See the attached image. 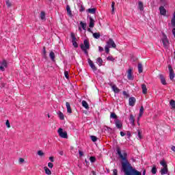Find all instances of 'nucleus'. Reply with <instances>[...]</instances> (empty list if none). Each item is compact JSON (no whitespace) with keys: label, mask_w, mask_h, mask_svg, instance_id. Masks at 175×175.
I'll return each mask as SVG.
<instances>
[{"label":"nucleus","mask_w":175,"mask_h":175,"mask_svg":"<svg viewBox=\"0 0 175 175\" xmlns=\"http://www.w3.org/2000/svg\"><path fill=\"white\" fill-rule=\"evenodd\" d=\"M138 72L139 73H143V65L142 63L138 64Z\"/></svg>","instance_id":"bb28decb"},{"label":"nucleus","mask_w":175,"mask_h":175,"mask_svg":"<svg viewBox=\"0 0 175 175\" xmlns=\"http://www.w3.org/2000/svg\"><path fill=\"white\" fill-rule=\"evenodd\" d=\"M57 114L59 120H65V116H64V113L61 111H57Z\"/></svg>","instance_id":"f3484780"},{"label":"nucleus","mask_w":175,"mask_h":175,"mask_svg":"<svg viewBox=\"0 0 175 175\" xmlns=\"http://www.w3.org/2000/svg\"><path fill=\"white\" fill-rule=\"evenodd\" d=\"M43 54H44V57H46V46L43 47Z\"/></svg>","instance_id":"bf43d9fd"},{"label":"nucleus","mask_w":175,"mask_h":175,"mask_svg":"<svg viewBox=\"0 0 175 175\" xmlns=\"http://www.w3.org/2000/svg\"><path fill=\"white\" fill-rule=\"evenodd\" d=\"M109 85L111 87V89L115 94H118L120 92V90L117 88V85H113V83H109Z\"/></svg>","instance_id":"9b49d317"},{"label":"nucleus","mask_w":175,"mask_h":175,"mask_svg":"<svg viewBox=\"0 0 175 175\" xmlns=\"http://www.w3.org/2000/svg\"><path fill=\"white\" fill-rule=\"evenodd\" d=\"M5 3H6L8 8H10V6H12V3H10V1L9 0H6Z\"/></svg>","instance_id":"c03bdc74"},{"label":"nucleus","mask_w":175,"mask_h":175,"mask_svg":"<svg viewBox=\"0 0 175 175\" xmlns=\"http://www.w3.org/2000/svg\"><path fill=\"white\" fill-rule=\"evenodd\" d=\"M142 174H143V175H146V170H143Z\"/></svg>","instance_id":"774afa93"},{"label":"nucleus","mask_w":175,"mask_h":175,"mask_svg":"<svg viewBox=\"0 0 175 175\" xmlns=\"http://www.w3.org/2000/svg\"><path fill=\"white\" fill-rule=\"evenodd\" d=\"M159 77L163 85H166L167 83H166V79H165V77H163V75H160Z\"/></svg>","instance_id":"aec40b11"},{"label":"nucleus","mask_w":175,"mask_h":175,"mask_svg":"<svg viewBox=\"0 0 175 175\" xmlns=\"http://www.w3.org/2000/svg\"><path fill=\"white\" fill-rule=\"evenodd\" d=\"M127 79L129 80H133V75H132V68H130L127 71Z\"/></svg>","instance_id":"9d476101"},{"label":"nucleus","mask_w":175,"mask_h":175,"mask_svg":"<svg viewBox=\"0 0 175 175\" xmlns=\"http://www.w3.org/2000/svg\"><path fill=\"white\" fill-rule=\"evenodd\" d=\"M97 64H98L99 66H102L103 64V60L102 59V58L100 57L97 58Z\"/></svg>","instance_id":"f704fd0d"},{"label":"nucleus","mask_w":175,"mask_h":175,"mask_svg":"<svg viewBox=\"0 0 175 175\" xmlns=\"http://www.w3.org/2000/svg\"><path fill=\"white\" fill-rule=\"evenodd\" d=\"M160 165H161V166H163V167H167V164L166 163V161H165V159L160 161Z\"/></svg>","instance_id":"7c9ffc66"},{"label":"nucleus","mask_w":175,"mask_h":175,"mask_svg":"<svg viewBox=\"0 0 175 175\" xmlns=\"http://www.w3.org/2000/svg\"><path fill=\"white\" fill-rule=\"evenodd\" d=\"M116 152L120 158H121L122 161H124V162H122V170L125 175H142V172L133 168L132 165H131V163L128 161L126 159L128 154L126 152H123L122 154V153H121V148L119 146L116 147Z\"/></svg>","instance_id":"f257e3e1"},{"label":"nucleus","mask_w":175,"mask_h":175,"mask_svg":"<svg viewBox=\"0 0 175 175\" xmlns=\"http://www.w3.org/2000/svg\"><path fill=\"white\" fill-rule=\"evenodd\" d=\"M170 106H172V109H175V101L174 100H171L170 102Z\"/></svg>","instance_id":"58836bf2"},{"label":"nucleus","mask_w":175,"mask_h":175,"mask_svg":"<svg viewBox=\"0 0 175 175\" xmlns=\"http://www.w3.org/2000/svg\"><path fill=\"white\" fill-rule=\"evenodd\" d=\"M85 10V8H84V6L81 5L79 12H84Z\"/></svg>","instance_id":"864d4df0"},{"label":"nucleus","mask_w":175,"mask_h":175,"mask_svg":"<svg viewBox=\"0 0 175 175\" xmlns=\"http://www.w3.org/2000/svg\"><path fill=\"white\" fill-rule=\"evenodd\" d=\"M171 150H172V151H174V152H175V146H172L171 148Z\"/></svg>","instance_id":"e2e57ef3"},{"label":"nucleus","mask_w":175,"mask_h":175,"mask_svg":"<svg viewBox=\"0 0 175 175\" xmlns=\"http://www.w3.org/2000/svg\"><path fill=\"white\" fill-rule=\"evenodd\" d=\"M159 10H160V14H161V16H166V9H165V7L160 6Z\"/></svg>","instance_id":"ddd939ff"},{"label":"nucleus","mask_w":175,"mask_h":175,"mask_svg":"<svg viewBox=\"0 0 175 175\" xmlns=\"http://www.w3.org/2000/svg\"><path fill=\"white\" fill-rule=\"evenodd\" d=\"M171 24L172 27L174 28L175 27V12H174L173 17L171 20Z\"/></svg>","instance_id":"cd10ccee"},{"label":"nucleus","mask_w":175,"mask_h":175,"mask_svg":"<svg viewBox=\"0 0 175 175\" xmlns=\"http://www.w3.org/2000/svg\"><path fill=\"white\" fill-rule=\"evenodd\" d=\"M49 161H51V162H54V157H49Z\"/></svg>","instance_id":"680f3d73"},{"label":"nucleus","mask_w":175,"mask_h":175,"mask_svg":"<svg viewBox=\"0 0 175 175\" xmlns=\"http://www.w3.org/2000/svg\"><path fill=\"white\" fill-rule=\"evenodd\" d=\"M66 10H67V14H68L70 17H73V14H72V10H70V6L67 5V6H66Z\"/></svg>","instance_id":"6ab92c4d"},{"label":"nucleus","mask_w":175,"mask_h":175,"mask_svg":"<svg viewBox=\"0 0 175 175\" xmlns=\"http://www.w3.org/2000/svg\"><path fill=\"white\" fill-rule=\"evenodd\" d=\"M109 46H105V53H107V54H109V53H110V49H109Z\"/></svg>","instance_id":"37998d69"},{"label":"nucleus","mask_w":175,"mask_h":175,"mask_svg":"<svg viewBox=\"0 0 175 175\" xmlns=\"http://www.w3.org/2000/svg\"><path fill=\"white\" fill-rule=\"evenodd\" d=\"M49 57L53 62L55 61V53H54L53 51H51L49 53Z\"/></svg>","instance_id":"4be33fe9"},{"label":"nucleus","mask_w":175,"mask_h":175,"mask_svg":"<svg viewBox=\"0 0 175 175\" xmlns=\"http://www.w3.org/2000/svg\"><path fill=\"white\" fill-rule=\"evenodd\" d=\"M79 157H83L84 156V153L83 152V151L81 150H79Z\"/></svg>","instance_id":"5fc2aeb1"},{"label":"nucleus","mask_w":175,"mask_h":175,"mask_svg":"<svg viewBox=\"0 0 175 175\" xmlns=\"http://www.w3.org/2000/svg\"><path fill=\"white\" fill-rule=\"evenodd\" d=\"M127 136H129V137H131V136H132L131 135V132L130 131H127Z\"/></svg>","instance_id":"0e129e2a"},{"label":"nucleus","mask_w":175,"mask_h":175,"mask_svg":"<svg viewBox=\"0 0 175 175\" xmlns=\"http://www.w3.org/2000/svg\"><path fill=\"white\" fill-rule=\"evenodd\" d=\"M1 66H3L4 68H8V62L6 60H3L1 63Z\"/></svg>","instance_id":"e433bc0d"},{"label":"nucleus","mask_w":175,"mask_h":175,"mask_svg":"<svg viewBox=\"0 0 175 175\" xmlns=\"http://www.w3.org/2000/svg\"><path fill=\"white\" fill-rule=\"evenodd\" d=\"M82 106L85 107V109H90V106L88 105V103L85 100H82Z\"/></svg>","instance_id":"a878e982"},{"label":"nucleus","mask_w":175,"mask_h":175,"mask_svg":"<svg viewBox=\"0 0 175 175\" xmlns=\"http://www.w3.org/2000/svg\"><path fill=\"white\" fill-rule=\"evenodd\" d=\"M93 37L95 39H99V38H100V33H93Z\"/></svg>","instance_id":"4c0bfd02"},{"label":"nucleus","mask_w":175,"mask_h":175,"mask_svg":"<svg viewBox=\"0 0 175 175\" xmlns=\"http://www.w3.org/2000/svg\"><path fill=\"white\" fill-rule=\"evenodd\" d=\"M88 62L90 66V68L92 69V70H94V72H96V70H98V68H96V66H95V64H94V62L91 60V59H88Z\"/></svg>","instance_id":"0eeeda50"},{"label":"nucleus","mask_w":175,"mask_h":175,"mask_svg":"<svg viewBox=\"0 0 175 175\" xmlns=\"http://www.w3.org/2000/svg\"><path fill=\"white\" fill-rule=\"evenodd\" d=\"M66 106L67 108V113H69V114L72 113V108H70V104L69 102L66 103Z\"/></svg>","instance_id":"a211bd4d"},{"label":"nucleus","mask_w":175,"mask_h":175,"mask_svg":"<svg viewBox=\"0 0 175 175\" xmlns=\"http://www.w3.org/2000/svg\"><path fill=\"white\" fill-rule=\"evenodd\" d=\"M168 69L170 71V79L173 80V79H174V71L173 70V68L170 64L168 65Z\"/></svg>","instance_id":"423d86ee"},{"label":"nucleus","mask_w":175,"mask_h":175,"mask_svg":"<svg viewBox=\"0 0 175 175\" xmlns=\"http://www.w3.org/2000/svg\"><path fill=\"white\" fill-rule=\"evenodd\" d=\"M71 36V42L72 43V46L75 48L77 49V47H79V44H77V42L76 40H77V38H76V36L74 34V33H71L70 34Z\"/></svg>","instance_id":"20e7f679"},{"label":"nucleus","mask_w":175,"mask_h":175,"mask_svg":"<svg viewBox=\"0 0 175 175\" xmlns=\"http://www.w3.org/2000/svg\"><path fill=\"white\" fill-rule=\"evenodd\" d=\"M161 40L165 49H169V40H167V36L166 34H165V33H163V38Z\"/></svg>","instance_id":"f03ea898"},{"label":"nucleus","mask_w":175,"mask_h":175,"mask_svg":"<svg viewBox=\"0 0 175 175\" xmlns=\"http://www.w3.org/2000/svg\"><path fill=\"white\" fill-rule=\"evenodd\" d=\"M124 135H125L124 133L122 132V131H121V132H120V136L124 137Z\"/></svg>","instance_id":"69168bd1"},{"label":"nucleus","mask_w":175,"mask_h":175,"mask_svg":"<svg viewBox=\"0 0 175 175\" xmlns=\"http://www.w3.org/2000/svg\"><path fill=\"white\" fill-rule=\"evenodd\" d=\"M5 125L7 128H10V122L8 120H6Z\"/></svg>","instance_id":"3c124183"},{"label":"nucleus","mask_w":175,"mask_h":175,"mask_svg":"<svg viewBox=\"0 0 175 175\" xmlns=\"http://www.w3.org/2000/svg\"><path fill=\"white\" fill-rule=\"evenodd\" d=\"M123 95L126 96V98H129V94H128L126 91H123Z\"/></svg>","instance_id":"de8ad7c7"},{"label":"nucleus","mask_w":175,"mask_h":175,"mask_svg":"<svg viewBox=\"0 0 175 175\" xmlns=\"http://www.w3.org/2000/svg\"><path fill=\"white\" fill-rule=\"evenodd\" d=\"M107 46L109 48L116 49L117 47V45L116 44V42H114V40L113 39L109 38V40L107 42Z\"/></svg>","instance_id":"39448f33"},{"label":"nucleus","mask_w":175,"mask_h":175,"mask_svg":"<svg viewBox=\"0 0 175 175\" xmlns=\"http://www.w3.org/2000/svg\"><path fill=\"white\" fill-rule=\"evenodd\" d=\"M40 18L41 20H46V13L44 12H41L40 13Z\"/></svg>","instance_id":"2f4dec72"},{"label":"nucleus","mask_w":175,"mask_h":175,"mask_svg":"<svg viewBox=\"0 0 175 175\" xmlns=\"http://www.w3.org/2000/svg\"><path fill=\"white\" fill-rule=\"evenodd\" d=\"M90 161L92 163H94V162L96 161V158H95V157H90Z\"/></svg>","instance_id":"79ce46f5"},{"label":"nucleus","mask_w":175,"mask_h":175,"mask_svg":"<svg viewBox=\"0 0 175 175\" xmlns=\"http://www.w3.org/2000/svg\"><path fill=\"white\" fill-rule=\"evenodd\" d=\"M79 24H80L81 28L83 29L84 31H85V29L87 28V23H83V21H81Z\"/></svg>","instance_id":"473e14b6"},{"label":"nucleus","mask_w":175,"mask_h":175,"mask_svg":"<svg viewBox=\"0 0 175 175\" xmlns=\"http://www.w3.org/2000/svg\"><path fill=\"white\" fill-rule=\"evenodd\" d=\"M48 166H49L51 169H53V167H54V164H53V163H48Z\"/></svg>","instance_id":"603ef678"},{"label":"nucleus","mask_w":175,"mask_h":175,"mask_svg":"<svg viewBox=\"0 0 175 175\" xmlns=\"http://www.w3.org/2000/svg\"><path fill=\"white\" fill-rule=\"evenodd\" d=\"M168 172H169V170L167 169V167H163L160 170V173L161 175L167 174Z\"/></svg>","instance_id":"4468645a"},{"label":"nucleus","mask_w":175,"mask_h":175,"mask_svg":"<svg viewBox=\"0 0 175 175\" xmlns=\"http://www.w3.org/2000/svg\"><path fill=\"white\" fill-rule=\"evenodd\" d=\"M44 170L45 171L46 174H48V175L51 174V170H50V169H49V167H44Z\"/></svg>","instance_id":"c756f323"},{"label":"nucleus","mask_w":175,"mask_h":175,"mask_svg":"<svg viewBox=\"0 0 175 175\" xmlns=\"http://www.w3.org/2000/svg\"><path fill=\"white\" fill-rule=\"evenodd\" d=\"M0 70H1V72H5V67L3 66H0Z\"/></svg>","instance_id":"13d9d810"},{"label":"nucleus","mask_w":175,"mask_h":175,"mask_svg":"<svg viewBox=\"0 0 175 175\" xmlns=\"http://www.w3.org/2000/svg\"><path fill=\"white\" fill-rule=\"evenodd\" d=\"M144 114V107L142 106L139 109V117H142Z\"/></svg>","instance_id":"c85d7f7f"},{"label":"nucleus","mask_w":175,"mask_h":175,"mask_svg":"<svg viewBox=\"0 0 175 175\" xmlns=\"http://www.w3.org/2000/svg\"><path fill=\"white\" fill-rule=\"evenodd\" d=\"M138 137L139 139H142L143 138V137L142 136V133L139 130H138Z\"/></svg>","instance_id":"6e6d98bb"},{"label":"nucleus","mask_w":175,"mask_h":175,"mask_svg":"<svg viewBox=\"0 0 175 175\" xmlns=\"http://www.w3.org/2000/svg\"><path fill=\"white\" fill-rule=\"evenodd\" d=\"M138 8H139V10H141V12H143L144 10L143 2H142V1L138 2Z\"/></svg>","instance_id":"b1692460"},{"label":"nucleus","mask_w":175,"mask_h":175,"mask_svg":"<svg viewBox=\"0 0 175 175\" xmlns=\"http://www.w3.org/2000/svg\"><path fill=\"white\" fill-rule=\"evenodd\" d=\"M80 47L82 51H83L86 55H88V51L87 50H90V49L84 48V44H81Z\"/></svg>","instance_id":"2eb2a0df"},{"label":"nucleus","mask_w":175,"mask_h":175,"mask_svg":"<svg viewBox=\"0 0 175 175\" xmlns=\"http://www.w3.org/2000/svg\"><path fill=\"white\" fill-rule=\"evenodd\" d=\"M57 133L60 137H62V139H68V133L66 131H64L62 128H59L58 129Z\"/></svg>","instance_id":"7ed1b4c3"},{"label":"nucleus","mask_w":175,"mask_h":175,"mask_svg":"<svg viewBox=\"0 0 175 175\" xmlns=\"http://www.w3.org/2000/svg\"><path fill=\"white\" fill-rule=\"evenodd\" d=\"M114 5H116V3L113 1L111 3L112 13H114Z\"/></svg>","instance_id":"8fccbe9b"},{"label":"nucleus","mask_w":175,"mask_h":175,"mask_svg":"<svg viewBox=\"0 0 175 175\" xmlns=\"http://www.w3.org/2000/svg\"><path fill=\"white\" fill-rule=\"evenodd\" d=\"M135 103H136V98L135 97H130L129 99V106H135Z\"/></svg>","instance_id":"1a4fd4ad"},{"label":"nucleus","mask_w":175,"mask_h":175,"mask_svg":"<svg viewBox=\"0 0 175 175\" xmlns=\"http://www.w3.org/2000/svg\"><path fill=\"white\" fill-rule=\"evenodd\" d=\"M64 76H65L66 79H69V72L64 71Z\"/></svg>","instance_id":"49530a36"},{"label":"nucleus","mask_w":175,"mask_h":175,"mask_svg":"<svg viewBox=\"0 0 175 175\" xmlns=\"http://www.w3.org/2000/svg\"><path fill=\"white\" fill-rule=\"evenodd\" d=\"M25 160H24V159L23 158H20L19 159V163H24Z\"/></svg>","instance_id":"4d7b16f0"},{"label":"nucleus","mask_w":175,"mask_h":175,"mask_svg":"<svg viewBox=\"0 0 175 175\" xmlns=\"http://www.w3.org/2000/svg\"><path fill=\"white\" fill-rule=\"evenodd\" d=\"M83 49H90V41L88 40H84Z\"/></svg>","instance_id":"dca6fc26"},{"label":"nucleus","mask_w":175,"mask_h":175,"mask_svg":"<svg viewBox=\"0 0 175 175\" xmlns=\"http://www.w3.org/2000/svg\"><path fill=\"white\" fill-rule=\"evenodd\" d=\"M87 12H88V13H90L91 14H95V13H96V8H89L87 10Z\"/></svg>","instance_id":"412c9836"},{"label":"nucleus","mask_w":175,"mask_h":175,"mask_svg":"<svg viewBox=\"0 0 175 175\" xmlns=\"http://www.w3.org/2000/svg\"><path fill=\"white\" fill-rule=\"evenodd\" d=\"M110 118H113V120H118V117L116 114V113H111Z\"/></svg>","instance_id":"c9c22d12"},{"label":"nucleus","mask_w":175,"mask_h":175,"mask_svg":"<svg viewBox=\"0 0 175 175\" xmlns=\"http://www.w3.org/2000/svg\"><path fill=\"white\" fill-rule=\"evenodd\" d=\"M59 155H64V151H60V152H59Z\"/></svg>","instance_id":"338daca9"},{"label":"nucleus","mask_w":175,"mask_h":175,"mask_svg":"<svg viewBox=\"0 0 175 175\" xmlns=\"http://www.w3.org/2000/svg\"><path fill=\"white\" fill-rule=\"evenodd\" d=\"M115 125L118 129H122V122H121V120L116 119L115 120Z\"/></svg>","instance_id":"6e6552de"},{"label":"nucleus","mask_w":175,"mask_h":175,"mask_svg":"<svg viewBox=\"0 0 175 175\" xmlns=\"http://www.w3.org/2000/svg\"><path fill=\"white\" fill-rule=\"evenodd\" d=\"M90 139H92V142H94L98 140V137H96V136H94V135H91Z\"/></svg>","instance_id":"ea45409f"},{"label":"nucleus","mask_w":175,"mask_h":175,"mask_svg":"<svg viewBox=\"0 0 175 175\" xmlns=\"http://www.w3.org/2000/svg\"><path fill=\"white\" fill-rule=\"evenodd\" d=\"M142 94H144L146 95V94H147V86L146 85V84L142 85Z\"/></svg>","instance_id":"5701e85b"},{"label":"nucleus","mask_w":175,"mask_h":175,"mask_svg":"<svg viewBox=\"0 0 175 175\" xmlns=\"http://www.w3.org/2000/svg\"><path fill=\"white\" fill-rule=\"evenodd\" d=\"M107 61H111L112 62H114L116 61V59L113 57V56H109L107 57Z\"/></svg>","instance_id":"a19ab883"},{"label":"nucleus","mask_w":175,"mask_h":175,"mask_svg":"<svg viewBox=\"0 0 175 175\" xmlns=\"http://www.w3.org/2000/svg\"><path fill=\"white\" fill-rule=\"evenodd\" d=\"M113 175H118V171L117 169L113 170Z\"/></svg>","instance_id":"09e8293b"},{"label":"nucleus","mask_w":175,"mask_h":175,"mask_svg":"<svg viewBox=\"0 0 175 175\" xmlns=\"http://www.w3.org/2000/svg\"><path fill=\"white\" fill-rule=\"evenodd\" d=\"M90 23H89V27L90 28H94V27L95 26V20H94V18H92V17L90 16Z\"/></svg>","instance_id":"f8f14e48"},{"label":"nucleus","mask_w":175,"mask_h":175,"mask_svg":"<svg viewBox=\"0 0 175 175\" xmlns=\"http://www.w3.org/2000/svg\"><path fill=\"white\" fill-rule=\"evenodd\" d=\"M129 121L131 124L135 125V116H133V115H130Z\"/></svg>","instance_id":"393cba45"},{"label":"nucleus","mask_w":175,"mask_h":175,"mask_svg":"<svg viewBox=\"0 0 175 175\" xmlns=\"http://www.w3.org/2000/svg\"><path fill=\"white\" fill-rule=\"evenodd\" d=\"M151 172L152 174H157V165H154L152 170Z\"/></svg>","instance_id":"72a5a7b5"},{"label":"nucleus","mask_w":175,"mask_h":175,"mask_svg":"<svg viewBox=\"0 0 175 175\" xmlns=\"http://www.w3.org/2000/svg\"><path fill=\"white\" fill-rule=\"evenodd\" d=\"M38 155H39L40 157H43V155H44V153L42 150H38Z\"/></svg>","instance_id":"a18cd8bd"},{"label":"nucleus","mask_w":175,"mask_h":175,"mask_svg":"<svg viewBox=\"0 0 175 175\" xmlns=\"http://www.w3.org/2000/svg\"><path fill=\"white\" fill-rule=\"evenodd\" d=\"M103 47L102 46H98V51H100V53H102V51H103Z\"/></svg>","instance_id":"052dcab7"}]
</instances>
